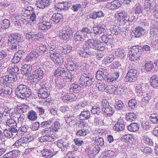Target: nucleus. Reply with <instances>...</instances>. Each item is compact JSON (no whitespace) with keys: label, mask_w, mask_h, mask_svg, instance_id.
<instances>
[{"label":"nucleus","mask_w":158,"mask_h":158,"mask_svg":"<svg viewBox=\"0 0 158 158\" xmlns=\"http://www.w3.org/2000/svg\"><path fill=\"white\" fill-rule=\"evenodd\" d=\"M15 90L17 96L23 99L29 97L31 95V92L29 88L23 84L18 85Z\"/></svg>","instance_id":"nucleus-1"},{"label":"nucleus","mask_w":158,"mask_h":158,"mask_svg":"<svg viewBox=\"0 0 158 158\" xmlns=\"http://www.w3.org/2000/svg\"><path fill=\"white\" fill-rule=\"evenodd\" d=\"M141 47L133 46L129 52V57L131 61H136L139 59L142 54Z\"/></svg>","instance_id":"nucleus-2"},{"label":"nucleus","mask_w":158,"mask_h":158,"mask_svg":"<svg viewBox=\"0 0 158 158\" xmlns=\"http://www.w3.org/2000/svg\"><path fill=\"white\" fill-rule=\"evenodd\" d=\"M85 46L88 48L102 51L104 49V47L102 42L98 43L93 39H89L85 41Z\"/></svg>","instance_id":"nucleus-3"},{"label":"nucleus","mask_w":158,"mask_h":158,"mask_svg":"<svg viewBox=\"0 0 158 158\" xmlns=\"http://www.w3.org/2000/svg\"><path fill=\"white\" fill-rule=\"evenodd\" d=\"M40 87L38 91V96L39 98H46L50 94V89L48 85L45 83L40 85Z\"/></svg>","instance_id":"nucleus-4"},{"label":"nucleus","mask_w":158,"mask_h":158,"mask_svg":"<svg viewBox=\"0 0 158 158\" xmlns=\"http://www.w3.org/2000/svg\"><path fill=\"white\" fill-rule=\"evenodd\" d=\"M79 82L82 86H89L93 83V78L91 76L84 73L80 77Z\"/></svg>","instance_id":"nucleus-5"},{"label":"nucleus","mask_w":158,"mask_h":158,"mask_svg":"<svg viewBox=\"0 0 158 158\" xmlns=\"http://www.w3.org/2000/svg\"><path fill=\"white\" fill-rule=\"evenodd\" d=\"M51 52L52 53H50L51 54L49 55L52 60L56 64L61 65L63 62L62 57L60 56V54L57 53V52Z\"/></svg>","instance_id":"nucleus-6"},{"label":"nucleus","mask_w":158,"mask_h":158,"mask_svg":"<svg viewBox=\"0 0 158 158\" xmlns=\"http://www.w3.org/2000/svg\"><path fill=\"white\" fill-rule=\"evenodd\" d=\"M137 71L135 69H130L127 74L125 77L127 81L134 82L137 79Z\"/></svg>","instance_id":"nucleus-7"},{"label":"nucleus","mask_w":158,"mask_h":158,"mask_svg":"<svg viewBox=\"0 0 158 158\" xmlns=\"http://www.w3.org/2000/svg\"><path fill=\"white\" fill-rule=\"evenodd\" d=\"M72 33L71 28L66 27L63 29V33L59 36L60 38L66 40L71 38Z\"/></svg>","instance_id":"nucleus-8"},{"label":"nucleus","mask_w":158,"mask_h":158,"mask_svg":"<svg viewBox=\"0 0 158 158\" xmlns=\"http://www.w3.org/2000/svg\"><path fill=\"white\" fill-rule=\"evenodd\" d=\"M3 132L5 136L8 138H11L15 134H16L17 135L19 136V132H18L16 128L9 127L5 129Z\"/></svg>","instance_id":"nucleus-9"},{"label":"nucleus","mask_w":158,"mask_h":158,"mask_svg":"<svg viewBox=\"0 0 158 158\" xmlns=\"http://www.w3.org/2000/svg\"><path fill=\"white\" fill-rule=\"evenodd\" d=\"M64 66L68 70L72 71H76L78 69V65L70 59H68L65 62Z\"/></svg>","instance_id":"nucleus-10"},{"label":"nucleus","mask_w":158,"mask_h":158,"mask_svg":"<svg viewBox=\"0 0 158 158\" xmlns=\"http://www.w3.org/2000/svg\"><path fill=\"white\" fill-rule=\"evenodd\" d=\"M43 71L39 68L34 71L32 75H31V77L34 81L37 82L39 80L43 78Z\"/></svg>","instance_id":"nucleus-11"},{"label":"nucleus","mask_w":158,"mask_h":158,"mask_svg":"<svg viewBox=\"0 0 158 158\" xmlns=\"http://www.w3.org/2000/svg\"><path fill=\"white\" fill-rule=\"evenodd\" d=\"M37 66L36 64H34L32 65L30 64H24L22 66L21 69V73L23 75L28 76L30 74L32 70V67L34 68Z\"/></svg>","instance_id":"nucleus-12"},{"label":"nucleus","mask_w":158,"mask_h":158,"mask_svg":"<svg viewBox=\"0 0 158 158\" xmlns=\"http://www.w3.org/2000/svg\"><path fill=\"white\" fill-rule=\"evenodd\" d=\"M118 18L119 21L128 22L129 21V17L127 15V11L124 10H120L118 12Z\"/></svg>","instance_id":"nucleus-13"},{"label":"nucleus","mask_w":158,"mask_h":158,"mask_svg":"<svg viewBox=\"0 0 158 158\" xmlns=\"http://www.w3.org/2000/svg\"><path fill=\"white\" fill-rule=\"evenodd\" d=\"M109 74L107 69H100L96 73V77L98 80H101L105 78Z\"/></svg>","instance_id":"nucleus-14"},{"label":"nucleus","mask_w":158,"mask_h":158,"mask_svg":"<svg viewBox=\"0 0 158 158\" xmlns=\"http://www.w3.org/2000/svg\"><path fill=\"white\" fill-rule=\"evenodd\" d=\"M94 35H100L106 31V26L104 25L98 24L93 28Z\"/></svg>","instance_id":"nucleus-15"},{"label":"nucleus","mask_w":158,"mask_h":158,"mask_svg":"<svg viewBox=\"0 0 158 158\" xmlns=\"http://www.w3.org/2000/svg\"><path fill=\"white\" fill-rule=\"evenodd\" d=\"M22 37L21 35L18 33H14L12 34L9 37L8 39V42L13 43L14 42H19L21 41Z\"/></svg>","instance_id":"nucleus-16"},{"label":"nucleus","mask_w":158,"mask_h":158,"mask_svg":"<svg viewBox=\"0 0 158 158\" xmlns=\"http://www.w3.org/2000/svg\"><path fill=\"white\" fill-rule=\"evenodd\" d=\"M51 2V0H38L35 5L39 8L43 9L49 6Z\"/></svg>","instance_id":"nucleus-17"},{"label":"nucleus","mask_w":158,"mask_h":158,"mask_svg":"<svg viewBox=\"0 0 158 158\" xmlns=\"http://www.w3.org/2000/svg\"><path fill=\"white\" fill-rule=\"evenodd\" d=\"M24 53L23 51L22 50H19L16 52L12 60V63L14 64L18 63L23 57Z\"/></svg>","instance_id":"nucleus-18"},{"label":"nucleus","mask_w":158,"mask_h":158,"mask_svg":"<svg viewBox=\"0 0 158 158\" xmlns=\"http://www.w3.org/2000/svg\"><path fill=\"white\" fill-rule=\"evenodd\" d=\"M124 121L122 119H119L113 127V129L117 131H122L124 129Z\"/></svg>","instance_id":"nucleus-19"},{"label":"nucleus","mask_w":158,"mask_h":158,"mask_svg":"<svg viewBox=\"0 0 158 158\" xmlns=\"http://www.w3.org/2000/svg\"><path fill=\"white\" fill-rule=\"evenodd\" d=\"M77 99V96L73 94H69L64 95L62 98L64 102H71L76 101Z\"/></svg>","instance_id":"nucleus-20"},{"label":"nucleus","mask_w":158,"mask_h":158,"mask_svg":"<svg viewBox=\"0 0 158 158\" xmlns=\"http://www.w3.org/2000/svg\"><path fill=\"white\" fill-rule=\"evenodd\" d=\"M121 6V4L118 0H114L111 3H108L106 7L111 10H114Z\"/></svg>","instance_id":"nucleus-21"},{"label":"nucleus","mask_w":158,"mask_h":158,"mask_svg":"<svg viewBox=\"0 0 158 158\" xmlns=\"http://www.w3.org/2000/svg\"><path fill=\"white\" fill-rule=\"evenodd\" d=\"M144 29L142 27L138 26L135 28L132 31L133 34L135 37H139L142 35L143 33L144 32Z\"/></svg>","instance_id":"nucleus-22"},{"label":"nucleus","mask_w":158,"mask_h":158,"mask_svg":"<svg viewBox=\"0 0 158 158\" xmlns=\"http://www.w3.org/2000/svg\"><path fill=\"white\" fill-rule=\"evenodd\" d=\"M53 22L56 23L62 22L63 20L62 15L57 13H55L52 15L51 19Z\"/></svg>","instance_id":"nucleus-23"},{"label":"nucleus","mask_w":158,"mask_h":158,"mask_svg":"<svg viewBox=\"0 0 158 158\" xmlns=\"http://www.w3.org/2000/svg\"><path fill=\"white\" fill-rule=\"evenodd\" d=\"M39 47L35 48L36 52L38 54V56L41 55L44 53L45 52L47 51L46 46L42 44H40Z\"/></svg>","instance_id":"nucleus-24"},{"label":"nucleus","mask_w":158,"mask_h":158,"mask_svg":"<svg viewBox=\"0 0 158 158\" xmlns=\"http://www.w3.org/2000/svg\"><path fill=\"white\" fill-rule=\"evenodd\" d=\"M151 85L154 88H156L158 86V75L157 74L153 75L150 79Z\"/></svg>","instance_id":"nucleus-25"},{"label":"nucleus","mask_w":158,"mask_h":158,"mask_svg":"<svg viewBox=\"0 0 158 158\" xmlns=\"http://www.w3.org/2000/svg\"><path fill=\"white\" fill-rule=\"evenodd\" d=\"M18 155V152L16 150H13L5 154L2 158H15Z\"/></svg>","instance_id":"nucleus-26"},{"label":"nucleus","mask_w":158,"mask_h":158,"mask_svg":"<svg viewBox=\"0 0 158 158\" xmlns=\"http://www.w3.org/2000/svg\"><path fill=\"white\" fill-rule=\"evenodd\" d=\"M5 79L7 83H13L17 80V78L16 74H11L6 75Z\"/></svg>","instance_id":"nucleus-27"},{"label":"nucleus","mask_w":158,"mask_h":158,"mask_svg":"<svg viewBox=\"0 0 158 158\" xmlns=\"http://www.w3.org/2000/svg\"><path fill=\"white\" fill-rule=\"evenodd\" d=\"M39 139V141L41 143L52 142L55 140L54 137H50L45 135L42 136Z\"/></svg>","instance_id":"nucleus-28"},{"label":"nucleus","mask_w":158,"mask_h":158,"mask_svg":"<svg viewBox=\"0 0 158 158\" xmlns=\"http://www.w3.org/2000/svg\"><path fill=\"white\" fill-rule=\"evenodd\" d=\"M38 56V54L36 51L31 52L27 56L26 60L27 61H31L35 60Z\"/></svg>","instance_id":"nucleus-29"},{"label":"nucleus","mask_w":158,"mask_h":158,"mask_svg":"<svg viewBox=\"0 0 158 158\" xmlns=\"http://www.w3.org/2000/svg\"><path fill=\"white\" fill-rule=\"evenodd\" d=\"M51 26V24L46 21H43L42 23H40L39 25V28L41 30H46L50 28Z\"/></svg>","instance_id":"nucleus-30"},{"label":"nucleus","mask_w":158,"mask_h":158,"mask_svg":"<svg viewBox=\"0 0 158 158\" xmlns=\"http://www.w3.org/2000/svg\"><path fill=\"white\" fill-rule=\"evenodd\" d=\"M102 111L105 115L109 116L112 115L114 113L112 108L110 106L105 108H102Z\"/></svg>","instance_id":"nucleus-31"},{"label":"nucleus","mask_w":158,"mask_h":158,"mask_svg":"<svg viewBox=\"0 0 158 158\" xmlns=\"http://www.w3.org/2000/svg\"><path fill=\"white\" fill-rule=\"evenodd\" d=\"M102 41L107 45H110L112 41L111 35H103L102 36Z\"/></svg>","instance_id":"nucleus-32"},{"label":"nucleus","mask_w":158,"mask_h":158,"mask_svg":"<svg viewBox=\"0 0 158 158\" xmlns=\"http://www.w3.org/2000/svg\"><path fill=\"white\" fill-rule=\"evenodd\" d=\"M136 118V114L133 113H127L125 116L126 120L127 121L130 122L135 121Z\"/></svg>","instance_id":"nucleus-33"},{"label":"nucleus","mask_w":158,"mask_h":158,"mask_svg":"<svg viewBox=\"0 0 158 158\" xmlns=\"http://www.w3.org/2000/svg\"><path fill=\"white\" fill-rule=\"evenodd\" d=\"M139 126L138 123H132L127 126V129L129 131L135 132L139 130Z\"/></svg>","instance_id":"nucleus-34"},{"label":"nucleus","mask_w":158,"mask_h":158,"mask_svg":"<svg viewBox=\"0 0 158 158\" xmlns=\"http://www.w3.org/2000/svg\"><path fill=\"white\" fill-rule=\"evenodd\" d=\"M82 89V87L78 84H73L71 86L70 90L73 91L75 94H77L81 91Z\"/></svg>","instance_id":"nucleus-35"},{"label":"nucleus","mask_w":158,"mask_h":158,"mask_svg":"<svg viewBox=\"0 0 158 158\" xmlns=\"http://www.w3.org/2000/svg\"><path fill=\"white\" fill-rule=\"evenodd\" d=\"M61 127L60 124L59 122L57 121H55L51 125L50 129H51L52 131L53 132H57L60 129Z\"/></svg>","instance_id":"nucleus-36"},{"label":"nucleus","mask_w":158,"mask_h":158,"mask_svg":"<svg viewBox=\"0 0 158 158\" xmlns=\"http://www.w3.org/2000/svg\"><path fill=\"white\" fill-rule=\"evenodd\" d=\"M27 117L29 120L34 121L37 118V114L35 111L31 110L28 113Z\"/></svg>","instance_id":"nucleus-37"},{"label":"nucleus","mask_w":158,"mask_h":158,"mask_svg":"<svg viewBox=\"0 0 158 158\" xmlns=\"http://www.w3.org/2000/svg\"><path fill=\"white\" fill-rule=\"evenodd\" d=\"M90 112L88 110L82 111L80 114V119L81 120L88 119L90 118Z\"/></svg>","instance_id":"nucleus-38"},{"label":"nucleus","mask_w":158,"mask_h":158,"mask_svg":"<svg viewBox=\"0 0 158 158\" xmlns=\"http://www.w3.org/2000/svg\"><path fill=\"white\" fill-rule=\"evenodd\" d=\"M152 95V92L151 90L149 91L147 93V96L142 99V104H145V105H148V102L151 98Z\"/></svg>","instance_id":"nucleus-39"},{"label":"nucleus","mask_w":158,"mask_h":158,"mask_svg":"<svg viewBox=\"0 0 158 158\" xmlns=\"http://www.w3.org/2000/svg\"><path fill=\"white\" fill-rule=\"evenodd\" d=\"M67 144L66 142L60 139L57 141V145L59 148H61L62 150H64L67 149Z\"/></svg>","instance_id":"nucleus-40"},{"label":"nucleus","mask_w":158,"mask_h":158,"mask_svg":"<svg viewBox=\"0 0 158 158\" xmlns=\"http://www.w3.org/2000/svg\"><path fill=\"white\" fill-rule=\"evenodd\" d=\"M96 86L98 87V90L100 91H104L105 92H108V87L103 82L98 83L96 85Z\"/></svg>","instance_id":"nucleus-41"},{"label":"nucleus","mask_w":158,"mask_h":158,"mask_svg":"<svg viewBox=\"0 0 158 158\" xmlns=\"http://www.w3.org/2000/svg\"><path fill=\"white\" fill-rule=\"evenodd\" d=\"M65 71L63 68L61 67H58L56 69L54 73V75L55 77H58L61 76V77L64 76Z\"/></svg>","instance_id":"nucleus-42"},{"label":"nucleus","mask_w":158,"mask_h":158,"mask_svg":"<svg viewBox=\"0 0 158 158\" xmlns=\"http://www.w3.org/2000/svg\"><path fill=\"white\" fill-rule=\"evenodd\" d=\"M42 154L43 156L46 158H51L53 156L52 151L49 149H44L42 151Z\"/></svg>","instance_id":"nucleus-43"},{"label":"nucleus","mask_w":158,"mask_h":158,"mask_svg":"<svg viewBox=\"0 0 158 158\" xmlns=\"http://www.w3.org/2000/svg\"><path fill=\"white\" fill-rule=\"evenodd\" d=\"M8 43L9 44H11V45L10 46L9 49L13 51H16L20 48V46L19 45V42H14L13 43H10V42H8Z\"/></svg>","instance_id":"nucleus-44"},{"label":"nucleus","mask_w":158,"mask_h":158,"mask_svg":"<svg viewBox=\"0 0 158 158\" xmlns=\"http://www.w3.org/2000/svg\"><path fill=\"white\" fill-rule=\"evenodd\" d=\"M6 125L9 127H12L16 128L17 127V123L14 119H9L6 121Z\"/></svg>","instance_id":"nucleus-45"},{"label":"nucleus","mask_w":158,"mask_h":158,"mask_svg":"<svg viewBox=\"0 0 158 158\" xmlns=\"http://www.w3.org/2000/svg\"><path fill=\"white\" fill-rule=\"evenodd\" d=\"M8 71L11 74H15L18 75L19 73V69L17 66L15 65L11 67H9L8 69Z\"/></svg>","instance_id":"nucleus-46"},{"label":"nucleus","mask_w":158,"mask_h":158,"mask_svg":"<svg viewBox=\"0 0 158 158\" xmlns=\"http://www.w3.org/2000/svg\"><path fill=\"white\" fill-rule=\"evenodd\" d=\"M144 143L150 146L153 145V143L152 140L147 135H144L142 137Z\"/></svg>","instance_id":"nucleus-47"},{"label":"nucleus","mask_w":158,"mask_h":158,"mask_svg":"<svg viewBox=\"0 0 158 158\" xmlns=\"http://www.w3.org/2000/svg\"><path fill=\"white\" fill-rule=\"evenodd\" d=\"M10 25V21L7 19H5L1 23V28L3 29H6L8 28Z\"/></svg>","instance_id":"nucleus-48"},{"label":"nucleus","mask_w":158,"mask_h":158,"mask_svg":"<svg viewBox=\"0 0 158 158\" xmlns=\"http://www.w3.org/2000/svg\"><path fill=\"white\" fill-rule=\"evenodd\" d=\"M154 67L153 62L151 61H147L145 64V70L148 72L151 71Z\"/></svg>","instance_id":"nucleus-49"},{"label":"nucleus","mask_w":158,"mask_h":158,"mask_svg":"<svg viewBox=\"0 0 158 158\" xmlns=\"http://www.w3.org/2000/svg\"><path fill=\"white\" fill-rule=\"evenodd\" d=\"M110 29L111 33L115 35L118 34L121 31L120 27L117 26H113Z\"/></svg>","instance_id":"nucleus-50"},{"label":"nucleus","mask_w":158,"mask_h":158,"mask_svg":"<svg viewBox=\"0 0 158 158\" xmlns=\"http://www.w3.org/2000/svg\"><path fill=\"white\" fill-rule=\"evenodd\" d=\"M81 31L85 34L90 35L91 37L92 38H94V37H95V35H94V33L92 31L89 29L87 27H83Z\"/></svg>","instance_id":"nucleus-51"},{"label":"nucleus","mask_w":158,"mask_h":158,"mask_svg":"<svg viewBox=\"0 0 158 158\" xmlns=\"http://www.w3.org/2000/svg\"><path fill=\"white\" fill-rule=\"evenodd\" d=\"M61 52L63 54H66L69 53L71 51L72 47L69 45H67L62 47L61 49Z\"/></svg>","instance_id":"nucleus-52"},{"label":"nucleus","mask_w":158,"mask_h":158,"mask_svg":"<svg viewBox=\"0 0 158 158\" xmlns=\"http://www.w3.org/2000/svg\"><path fill=\"white\" fill-rule=\"evenodd\" d=\"M102 111V108L101 109L100 106H93L91 110V113L93 114H96L99 115V114Z\"/></svg>","instance_id":"nucleus-53"},{"label":"nucleus","mask_w":158,"mask_h":158,"mask_svg":"<svg viewBox=\"0 0 158 158\" xmlns=\"http://www.w3.org/2000/svg\"><path fill=\"white\" fill-rule=\"evenodd\" d=\"M122 139L124 140V141L129 143L132 142V140H134L132 136L129 134H127L123 136L122 137Z\"/></svg>","instance_id":"nucleus-54"},{"label":"nucleus","mask_w":158,"mask_h":158,"mask_svg":"<svg viewBox=\"0 0 158 158\" xmlns=\"http://www.w3.org/2000/svg\"><path fill=\"white\" fill-rule=\"evenodd\" d=\"M94 123L97 125L101 126L103 125V120L101 118V117L98 116H95L94 119Z\"/></svg>","instance_id":"nucleus-55"},{"label":"nucleus","mask_w":158,"mask_h":158,"mask_svg":"<svg viewBox=\"0 0 158 158\" xmlns=\"http://www.w3.org/2000/svg\"><path fill=\"white\" fill-rule=\"evenodd\" d=\"M3 92L4 94L3 97H5L7 95H10L12 94V89L6 85V87H4Z\"/></svg>","instance_id":"nucleus-56"},{"label":"nucleus","mask_w":158,"mask_h":158,"mask_svg":"<svg viewBox=\"0 0 158 158\" xmlns=\"http://www.w3.org/2000/svg\"><path fill=\"white\" fill-rule=\"evenodd\" d=\"M52 123V121L49 119L47 121H44L40 124V127L44 128L48 127Z\"/></svg>","instance_id":"nucleus-57"},{"label":"nucleus","mask_w":158,"mask_h":158,"mask_svg":"<svg viewBox=\"0 0 158 158\" xmlns=\"http://www.w3.org/2000/svg\"><path fill=\"white\" fill-rule=\"evenodd\" d=\"M35 33H36V32L31 31L28 32L26 34V36L28 40H34V39L36 34Z\"/></svg>","instance_id":"nucleus-58"},{"label":"nucleus","mask_w":158,"mask_h":158,"mask_svg":"<svg viewBox=\"0 0 158 158\" xmlns=\"http://www.w3.org/2000/svg\"><path fill=\"white\" fill-rule=\"evenodd\" d=\"M114 58L113 56H109L106 57L103 60L104 64H106L108 63H110L113 61Z\"/></svg>","instance_id":"nucleus-59"},{"label":"nucleus","mask_w":158,"mask_h":158,"mask_svg":"<svg viewBox=\"0 0 158 158\" xmlns=\"http://www.w3.org/2000/svg\"><path fill=\"white\" fill-rule=\"evenodd\" d=\"M88 133L87 130L84 129H81L79 130L77 132L76 134L77 136H84Z\"/></svg>","instance_id":"nucleus-60"},{"label":"nucleus","mask_w":158,"mask_h":158,"mask_svg":"<svg viewBox=\"0 0 158 158\" xmlns=\"http://www.w3.org/2000/svg\"><path fill=\"white\" fill-rule=\"evenodd\" d=\"M27 141V138H22L16 141L14 144L16 146H20Z\"/></svg>","instance_id":"nucleus-61"},{"label":"nucleus","mask_w":158,"mask_h":158,"mask_svg":"<svg viewBox=\"0 0 158 158\" xmlns=\"http://www.w3.org/2000/svg\"><path fill=\"white\" fill-rule=\"evenodd\" d=\"M115 52L117 55L119 57H123L125 55V51L122 49L118 48Z\"/></svg>","instance_id":"nucleus-62"},{"label":"nucleus","mask_w":158,"mask_h":158,"mask_svg":"<svg viewBox=\"0 0 158 158\" xmlns=\"http://www.w3.org/2000/svg\"><path fill=\"white\" fill-rule=\"evenodd\" d=\"M150 118L153 123H158V112L152 114Z\"/></svg>","instance_id":"nucleus-63"},{"label":"nucleus","mask_w":158,"mask_h":158,"mask_svg":"<svg viewBox=\"0 0 158 158\" xmlns=\"http://www.w3.org/2000/svg\"><path fill=\"white\" fill-rule=\"evenodd\" d=\"M137 104L136 100L134 99L130 100L128 102V106L131 109H134Z\"/></svg>","instance_id":"nucleus-64"}]
</instances>
